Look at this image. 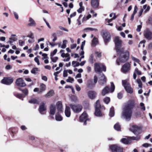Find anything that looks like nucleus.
<instances>
[{
    "instance_id": "nucleus-1",
    "label": "nucleus",
    "mask_w": 152,
    "mask_h": 152,
    "mask_svg": "<svg viewBox=\"0 0 152 152\" xmlns=\"http://www.w3.org/2000/svg\"><path fill=\"white\" fill-rule=\"evenodd\" d=\"M134 106V102L129 101L123 109L122 116L126 121H128L131 120L132 113V109Z\"/></svg>"
},
{
    "instance_id": "nucleus-2",
    "label": "nucleus",
    "mask_w": 152,
    "mask_h": 152,
    "mask_svg": "<svg viewBox=\"0 0 152 152\" xmlns=\"http://www.w3.org/2000/svg\"><path fill=\"white\" fill-rule=\"evenodd\" d=\"M117 53L119 55V58L121 62H125L128 59L129 54L128 51L124 52V50L123 51Z\"/></svg>"
},
{
    "instance_id": "nucleus-3",
    "label": "nucleus",
    "mask_w": 152,
    "mask_h": 152,
    "mask_svg": "<svg viewBox=\"0 0 152 152\" xmlns=\"http://www.w3.org/2000/svg\"><path fill=\"white\" fill-rule=\"evenodd\" d=\"M114 41L115 44V48L117 52H121L123 51L124 49L122 48V41L120 39V37H115Z\"/></svg>"
},
{
    "instance_id": "nucleus-4",
    "label": "nucleus",
    "mask_w": 152,
    "mask_h": 152,
    "mask_svg": "<svg viewBox=\"0 0 152 152\" xmlns=\"http://www.w3.org/2000/svg\"><path fill=\"white\" fill-rule=\"evenodd\" d=\"M140 135H138L136 137H130L129 138H124L122 139L121 141L123 143L126 144H128L130 143L132 140H137L140 139Z\"/></svg>"
},
{
    "instance_id": "nucleus-5",
    "label": "nucleus",
    "mask_w": 152,
    "mask_h": 152,
    "mask_svg": "<svg viewBox=\"0 0 152 152\" xmlns=\"http://www.w3.org/2000/svg\"><path fill=\"white\" fill-rule=\"evenodd\" d=\"M94 70L96 72H100L102 71H106V66L102 64L96 63L94 64Z\"/></svg>"
},
{
    "instance_id": "nucleus-6",
    "label": "nucleus",
    "mask_w": 152,
    "mask_h": 152,
    "mask_svg": "<svg viewBox=\"0 0 152 152\" xmlns=\"http://www.w3.org/2000/svg\"><path fill=\"white\" fill-rule=\"evenodd\" d=\"M69 105L71 109L75 113H78L80 112L83 109L82 106L79 104L76 105L70 104Z\"/></svg>"
},
{
    "instance_id": "nucleus-7",
    "label": "nucleus",
    "mask_w": 152,
    "mask_h": 152,
    "mask_svg": "<svg viewBox=\"0 0 152 152\" xmlns=\"http://www.w3.org/2000/svg\"><path fill=\"white\" fill-rule=\"evenodd\" d=\"M122 82L123 86L124 87L126 91L128 93H132L133 92V89L127 80H122Z\"/></svg>"
},
{
    "instance_id": "nucleus-8",
    "label": "nucleus",
    "mask_w": 152,
    "mask_h": 152,
    "mask_svg": "<svg viewBox=\"0 0 152 152\" xmlns=\"http://www.w3.org/2000/svg\"><path fill=\"white\" fill-rule=\"evenodd\" d=\"M111 88L109 89V87L107 86L102 91V95L104 96L106 94L109 93L110 91L111 92H113L115 90V86L113 83H111Z\"/></svg>"
},
{
    "instance_id": "nucleus-9",
    "label": "nucleus",
    "mask_w": 152,
    "mask_h": 152,
    "mask_svg": "<svg viewBox=\"0 0 152 152\" xmlns=\"http://www.w3.org/2000/svg\"><path fill=\"white\" fill-rule=\"evenodd\" d=\"M110 148L112 152H123V148L117 145H113L110 146Z\"/></svg>"
},
{
    "instance_id": "nucleus-10",
    "label": "nucleus",
    "mask_w": 152,
    "mask_h": 152,
    "mask_svg": "<svg viewBox=\"0 0 152 152\" xmlns=\"http://www.w3.org/2000/svg\"><path fill=\"white\" fill-rule=\"evenodd\" d=\"M97 77L96 76H95L94 77V83H93L92 80H89L87 82V87L91 89L92 88L94 87L95 84L97 82Z\"/></svg>"
},
{
    "instance_id": "nucleus-11",
    "label": "nucleus",
    "mask_w": 152,
    "mask_h": 152,
    "mask_svg": "<svg viewBox=\"0 0 152 152\" xmlns=\"http://www.w3.org/2000/svg\"><path fill=\"white\" fill-rule=\"evenodd\" d=\"M131 64L129 62L126 63L122 66L121 71L124 73H126L130 69Z\"/></svg>"
},
{
    "instance_id": "nucleus-12",
    "label": "nucleus",
    "mask_w": 152,
    "mask_h": 152,
    "mask_svg": "<svg viewBox=\"0 0 152 152\" xmlns=\"http://www.w3.org/2000/svg\"><path fill=\"white\" fill-rule=\"evenodd\" d=\"M144 36L147 39L149 40L152 39V32L148 29H146L144 31Z\"/></svg>"
},
{
    "instance_id": "nucleus-13",
    "label": "nucleus",
    "mask_w": 152,
    "mask_h": 152,
    "mask_svg": "<svg viewBox=\"0 0 152 152\" xmlns=\"http://www.w3.org/2000/svg\"><path fill=\"white\" fill-rule=\"evenodd\" d=\"M80 120L81 122L84 121V125H85L86 124V122L87 121H89V119L88 118V115L86 112H84L82 114L80 117Z\"/></svg>"
},
{
    "instance_id": "nucleus-14",
    "label": "nucleus",
    "mask_w": 152,
    "mask_h": 152,
    "mask_svg": "<svg viewBox=\"0 0 152 152\" xmlns=\"http://www.w3.org/2000/svg\"><path fill=\"white\" fill-rule=\"evenodd\" d=\"M13 79L11 77H4L1 81L2 83L7 85H10L12 83Z\"/></svg>"
},
{
    "instance_id": "nucleus-15",
    "label": "nucleus",
    "mask_w": 152,
    "mask_h": 152,
    "mask_svg": "<svg viewBox=\"0 0 152 152\" xmlns=\"http://www.w3.org/2000/svg\"><path fill=\"white\" fill-rule=\"evenodd\" d=\"M46 89V86L43 83H41L40 84V88H36L34 90V91L37 92L39 94H41Z\"/></svg>"
},
{
    "instance_id": "nucleus-16",
    "label": "nucleus",
    "mask_w": 152,
    "mask_h": 152,
    "mask_svg": "<svg viewBox=\"0 0 152 152\" xmlns=\"http://www.w3.org/2000/svg\"><path fill=\"white\" fill-rule=\"evenodd\" d=\"M46 107L45 105V104L44 102H42L40 105L39 108V111L41 114H45V111L46 110Z\"/></svg>"
},
{
    "instance_id": "nucleus-17",
    "label": "nucleus",
    "mask_w": 152,
    "mask_h": 152,
    "mask_svg": "<svg viewBox=\"0 0 152 152\" xmlns=\"http://www.w3.org/2000/svg\"><path fill=\"white\" fill-rule=\"evenodd\" d=\"M16 84L18 86L22 87H25L26 85L21 78H18L16 80Z\"/></svg>"
},
{
    "instance_id": "nucleus-18",
    "label": "nucleus",
    "mask_w": 152,
    "mask_h": 152,
    "mask_svg": "<svg viewBox=\"0 0 152 152\" xmlns=\"http://www.w3.org/2000/svg\"><path fill=\"white\" fill-rule=\"evenodd\" d=\"M111 36L110 34L107 32L104 33L103 37L105 44L107 43L110 39Z\"/></svg>"
},
{
    "instance_id": "nucleus-19",
    "label": "nucleus",
    "mask_w": 152,
    "mask_h": 152,
    "mask_svg": "<svg viewBox=\"0 0 152 152\" xmlns=\"http://www.w3.org/2000/svg\"><path fill=\"white\" fill-rule=\"evenodd\" d=\"M101 77H99V83L102 85L105 84L106 83L105 77L104 75L102 74L100 75Z\"/></svg>"
},
{
    "instance_id": "nucleus-20",
    "label": "nucleus",
    "mask_w": 152,
    "mask_h": 152,
    "mask_svg": "<svg viewBox=\"0 0 152 152\" xmlns=\"http://www.w3.org/2000/svg\"><path fill=\"white\" fill-rule=\"evenodd\" d=\"M140 127L136 125H133L132 127L130 128V130L133 132L135 134H137V132L140 130Z\"/></svg>"
},
{
    "instance_id": "nucleus-21",
    "label": "nucleus",
    "mask_w": 152,
    "mask_h": 152,
    "mask_svg": "<svg viewBox=\"0 0 152 152\" xmlns=\"http://www.w3.org/2000/svg\"><path fill=\"white\" fill-rule=\"evenodd\" d=\"M88 94L90 99H93L96 97V93L95 91H91L88 92Z\"/></svg>"
},
{
    "instance_id": "nucleus-22",
    "label": "nucleus",
    "mask_w": 152,
    "mask_h": 152,
    "mask_svg": "<svg viewBox=\"0 0 152 152\" xmlns=\"http://www.w3.org/2000/svg\"><path fill=\"white\" fill-rule=\"evenodd\" d=\"M56 106L58 112H62L63 111V106L61 102H58L56 103Z\"/></svg>"
},
{
    "instance_id": "nucleus-23",
    "label": "nucleus",
    "mask_w": 152,
    "mask_h": 152,
    "mask_svg": "<svg viewBox=\"0 0 152 152\" xmlns=\"http://www.w3.org/2000/svg\"><path fill=\"white\" fill-rule=\"evenodd\" d=\"M56 107L55 104H51L50 106V113L51 115H54L56 112Z\"/></svg>"
},
{
    "instance_id": "nucleus-24",
    "label": "nucleus",
    "mask_w": 152,
    "mask_h": 152,
    "mask_svg": "<svg viewBox=\"0 0 152 152\" xmlns=\"http://www.w3.org/2000/svg\"><path fill=\"white\" fill-rule=\"evenodd\" d=\"M65 113L66 116L67 117H69L71 115V111L69 107L66 106L65 110Z\"/></svg>"
},
{
    "instance_id": "nucleus-25",
    "label": "nucleus",
    "mask_w": 152,
    "mask_h": 152,
    "mask_svg": "<svg viewBox=\"0 0 152 152\" xmlns=\"http://www.w3.org/2000/svg\"><path fill=\"white\" fill-rule=\"evenodd\" d=\"M91 4L92 6L94 8H97L99 5V2L97 0H92Z\"/></svg>"
},
{
    "instance_id": "nucleus-26",
    "label": "nucleus",
    "mask_w": 152,
    "mask_h": 152,
    "mask_svg": "<svg viewBox=\"0 0 152 152\" xmlns=\"http://www.w3.org/2000/svg\"><path fill=\"white\" fill-rule=\"evenodd\" d=\"M100 108H97L96 106V108H95V115L96 116L98 117H100L102 116V113L100 111Z\"/></svg>"
},
{
    "instance_id": "nucleus-27",
    "label": "nucleus",
    "mask_w": 152,
    "mask_h": 152,
    "mask_svg": "<svg viewBox=\"0 0 152 152\" xmlns=\"http://www.w3.org/2000/svg\"><path fill=\"white\" fill-rule=\"evenodd\" d=\"M16 36L15 34H12L11 37L10 38L9 40L8 41V42L11 45H12L13 42L16 41L17 39V38L15 37Z\"/></svg>"
},
{
    "instance_id": "nucleus-28",
    "label": "nucleus",
    "mask_w": 152,
    "mask_h": 152,
    "mask_svg": "<svg viewBox=\"0 0 152 152\" xmlns=\"http://www.w3.org/2000/svg\"><path fill=\"white\" fill-rule=\"evenodd\" d=\"M29 21L30 23L28 24V26H36V24L34 20L31 18H29Z\"/></svg>"
},
{
    "instance_id": "nucleus-29",
    "label": "nucleus",
    "mask_w": 152,
    "mask_h": 152,
    "mask_svg": "<svg viewBox=\"0 0 152 152\" xmlns=\"http://www.w3.org/2000/svg\"><path fill=\"white\" fill-rule=\"evenodd\" d=\"M55 119L57 121H61L62 120V117L58 113L56 114Z\"/></svg>"
},
{
    "instance_id": "nucleus-30",
    "label": "nucleus",
    "mask_w": 152,
    "mask_h": 152,
    "mask_svg": "<svg viewBox=\"0 0 152 152\" xmlns=\"http://www.w3.org/2000/svg\"><path fill=\"white\" fill-rule=\"evenodd\" d=\"M18 89L20 91H22V92L24 94V96H25L28 95V90L26 88H25L23 90H22L21 88H19Z\"/></svg>"
},
{
    "instance_id": "nucleus-31",
    "label": "nucleus",
    "mask_w": 152,
    "mask_h": 152,
    "mask_svg": "<svg viewBox=\"0 0 152 152\" xmlns=\"http://www.w3.org/2000/svg\"><path fill=\"white\" fill-rule=\"evenodd\" d=\"M54 94V91L51 90L45 95V96L47 97H49L52 96Z\"/></svg>"
},
{
    "instance_id": "nucleus-32",
    "label": "nucleus",
    "mask_w": 152,
    "mask_h": 152,
    "mask_svg": "<svg viewBox=\"0 0 152 152\" xmlns=\"http://www.w3.org/2000/svg\"><path fill=\"white\" fill-rule=\"evenodd\" d=\"M143 10H145L144 11V12L145 13H146L147 12H148L150 10V7L149 6H147V5H144L143 7Z\"/></svg>"
},
{
    "instance_id": "nucleus-33",
    "label": "nucleus",
    "mask_w": 152,
    "mask_h": 152,
    "mask_svg": "<svg viewBox=\"0 0 152 152\" xmlns=\"http://www.w3.org/2000/svg\"><path fill=\"white\" fill-rule=\"evenodd\" d=\"M115 112L114 110V107H111L109 115L111 117L113 116L114 115Z\"/></svg>"
},
{
    "instance_id": "nucleus-34",
    "label": "nucleus",
    "mask_w": 152,
    "mask_h": 152,
    "mask_svg": "<svg viewBox=\"0 0 152 152\" xmlns=\"http://www.w3.org/2000/svg\"><path fill=\"white\" fill-rule=\"evenodd\" d=\"M98 43V39L94 37L92 41V45L93 46H96Z\"/></svg>"
},
{
    "instance_id": "nucleus-35",
    "label": "nucleus",
    "mask_w": 152,
    "mask_h": 152,
    "mask_svg": "<svg viewBox=\"0 0 152 152\" xmlns=\"http://www.w3.org/2000/svg\"><path fill=\"white\" fill-rule=\"evenodd\" d=\"M28 102L30 103L38 104L39 102L37 100L35 99H32L29 100Z\"/></svg>"
},
{
    "instance_id": "nucleus-36",
    "label": "nucleus",
    "mask_w": 152,
    "mask_h": 152,
    "mask_svg": "<svg viewBox=\"0 0 152 152\" xmlns=\"http://www.w3.org/2000/svg\"><path fill=\"white\" fill-rule=\"evenodd\" d=\"M50 59H51L52 61L50 62V63L52 64H53L52 63V62L55 63L57 61L58 59V58L57 57H54L53 56L50 57Z\"/></svg>"
},
{
    "instance_id": "nucleus-37",
    "label": "nucleus",
    "mask_w": 152,
    "mask_h": 152,
    "mask_svg": "<svg viewBox=\"0 0 152 152\" xmlns=\"http://www.w3.org/2000/svg\"><path fill=\"white\" fill-rule=\"evenodd\" d=\"M114 128L115 130L118 131L120 130L121 129L120 126L118 123L114 125Z\"/></svg>"
},
{
    "instance_id": "nucleus-38",
    "label": "nucleus",
    "mask_w": 152,
    "mask_h": 152,
    "mask_svg": "<svg viewBox=\"0 0 152 152\" xmlns=\"http://www.w3.org/2000/svg\"><path fill=\"white\" fill-rule=\"evenodd\" d=\"M94 106L95 108H96V106L97 107V108H101V105L100 104L99 101V100H97L95 104H94Z\"/></svg>"
},
{
    "instance_id": "nucleus-39",
    "label": "nucleus",
    "mask_w": 152,
    "mask_h": 152,
    "mask_svg": "<svg viewBox=\"0 0 152 152\" xmlns=\"http://www.w3.org/2000/svg\"><path fill=\"white\" fill-rule=\"evenodd\" d=\"M72 65L74 67L78 66L80 65V63L79 62H76L75 61H73L72 63Z\"/></svg>"
},
{
    "instance_id": "nucleus-40",
    "label": "nucleus",
    "mask_w": 152,
    "mask_h": 152,
    "mask_svg": "<svg viewBox=\"0 0 152 152\" xmlns=\"http://www.w3.org/2000/svg\"><path fill=\"white\" fill-rule=\"evenodd\" d=\"M116 17H117L115 15V14H114V16L113 18H112L111 19H106L105 21L108 23H110V22H111L113 20H114L116 18Z\"/></svg>"
},
{
    "instance_id": "nucleus-41",
    "label": "nucleus",
    "mask_w": 152,
    "mask_h": 152,
    "mask_svg": "<svg viewBox=\"0 0 152 152\" xmlns=\"http://www.w3.org/2000/svg\"><path fill=\"white\" fill-rule=\"evenodd\" d=\"M67 42V41L66 40H64L63 41V44L61 45V48H62L64 49L66 47V44Z\"/></svg>"
},
{
    "instance_id": "nucleus-42",
    "label": "nucleus",
    "mask_w": 152,
    "mask_h": 152,
    "mask_svg": "<svg viewBox=\"0 0 152 152\" xmlns=\"http://www.w3.org/2000/svg\"><path fill=\"white\" fill-rule=\"evenodd\" d=\"M134 73H135V74H137L139 75H140L141 74V72L138 69L136 68L134 70Z\"/></svg>"
},
{
    "instance_id": "nucleus-43",
    "label": "nucleus",
    "mask_w": 152,
    "mask_h": 152,
    "mask_svg": "<svg viewBox=\"0 0 152 152\" xmlns=\"http://www.w3.org/2000/svg\"><path fill=\"white\" fill-rule=\"evenodd\" d=\"M38 71V69L37 68H34L31 71V72L33 74H35L36 72Z\"/></svg>"
},
{
    "instance_id": "nucleus-44",
    "label": "nucleus",
    "mask_w": 152,
    "mask_h": 152,
    "mask_svg": "<svg viewBox=\"0 0 152 152\" xmlns=\"http://www.w3.org/2000/svg\"><path fill=\"white\" fill-rule=\"evenodd\" d=\"M110 101V98L107 97H106L104 99V102L106 104H108Z\"/></svg>"
},
{
    "instance_id": "nucleus-45",
    "label": "nucleus",
    "mask_w": 152,
    "mask_h": 152,
    "mask_svg": "<svg viewBox=\"0 0 152 152\" xmlns=\"http://www.w3.org/2000/svg\"><path fill=\"white\" fill-rule=\"evenodd\" d=\"M14 95L16 97L20 99L23 97V96L22 94H15Z\"/></svg>"
},
{
    "instance_id": "nucleus-46",
    "label": "nucleus",
    "mask_w": 152,
    "mask_h": 152,
    "mask_svg": "<svg viewBox=\"0 0 152 152\" xmlns=\"http://www.w3.org/2000/svg\"><path fill=\"white\" fill-rule=\"evenodd\" d=\"M66 81L67 82L72 83L74 81V79L71 77H69L66 80Z\"/></svg>"
},
{
    "instance_id": "nucleus-47",
    "label": "nucleus",
    "mask_w": 152,
    "mask_h": 152,
    "mask_svg": "<svg viewBox=\"0 0 152 152\" xmlns=\"http://www.w3.org/2000/svg\"><path fill=\"white\" fill-rule=\"evenodd\" d=\"M57 51V49H55L53 52H52L50 53V57L53 56L55 55L56 54Z\"/></svg>"
},
{
    "instance_id": "nucleus-48",
    "label": "nucleus",
    "mask_w": 152,
    "mask_h": 152,
    "mask_svg": "<svg viewBox=\"0 0 152 152\" xmlns=\"http://www.w3.org/2000/svg\"><path fill=\"white\" fill-rule=\"evenodd\" d=\"M132 59L134 61L136 62L137 63H139L140 61L137 58L133 57V56H132Z\"/></svg>"
},
{
    "instance_id": "nucleus-49",
    "label": "nucleus",
    "mask_w": 152,
    "mask_h": 152,
    "mask_svg": "<svg viewBox=\"0 0 152 152\" xmlns=\"http://www.w3.org/2000/svg\"><path fill=\"white\" fill-rule=\"evenodd\" d=\"M140 105L141 107V109L143 111H145V108L144 103H140Z\"/></svg>"
},
{
    "instance_id": "nucleus-50",
    "label": "nucleus",
    "mask_w": 152,
    "mask_h": 152,
    "mask_svg": "<svg viewBox=\"0 0 152 152\" xmlns=\"http://www.w3.org/2000/svg\"><path fill=\"white\" fill-rule=\"evenodd\" d=\"M13 13L14 14L15 18L17 20L18 19L19 16L18 14L15 11H13Z\"/></svg>"
},
{
    "instance_id": "nucleus-51",
    "label": "nucleus",
    "mask_w": 152,
    "mask_h": 152,
    "mask_svg": "<svg viewBox=\"0 0 152 152\" xmlns=\"http://www.w3.org/2000/svg\"><path fill=\"white\" fill-rule=\"evenodd\" d=\"M84 10V7H80L77 10V12L79 13H81Z\"/></svg>"
},
{
    "instance_id": "nucleus-52",
    "label": "nucleus",
    "mask_w": 152,
    "mask_h": 152,
    "mask_svg": "<svg viewBox=\"0 0 152 152\" xmlns=\"http://www.w3.org/2000/svg\"><path fill=\"white\" fill-rule=\"evenodd\" d=\"M27 37L30 38L31 39L34 38L33 34L31 32H30L28 35L27 36Z\"/></svg>"
},
{
    "instance_id": "nucleus-53",
    "label": "nucleus",
    "mask_w": 152,
    "mask_h": 152,
    "mask_svg": "<svg viewBox=\"0 0 152 152\" xmlns=\"http://www.w3.org/2000/svg\"><path fill=\"white\" fill-rule=\"evenodd\" d=\"M82 15H80L79 16L78 19L77 20V21L78 23V25H80L81 24V21L80 20V18L82 17Z\"/></svg>"
},
{
    "instance_id": "nucleus-54",
    "label": "nucleus",
    "mask_w": 152,
    "mask_h": 152,
    "mask_svg": "<svg viewBox=\"0 0 152 152\" xmlns=\"http://www.w3.org/2000/svg\"><path fill=\"white\" fill-rule=\"evenodd\" d=\"M86 41L85 40H84L83 41L82 43L81 46V49L82 50H83L84 46L85 45V44Z\"/></svg>"
},
{
    "instance_id": "nucleus-55",
    "label": "nucleus",
    "mask_w": 152,
    "mask_h": 152,
    "mask_svg": "<svg viewBox=\"0 0 152 152\" xmlns=\"http://www.w3.org/2000/svg\"><path fill=\"white\" fill-rule=\"evenodd\" d=\"M68 70H65L63 71V76L64 77H66L67 76Z\"/></svg>"
},
{
    "instance_id": "nucleus-56",
    "label": "nucleus",
    "mask_w": 152,
    "mask_h": 152,
    "mask_svg": "<svg viewBox=\"0 0 152 152\" xmlns=\"http://www.w3.org/2000/svg\"><path fill=\"white\" fill-rule=\"evenodd\" d=\"M142 146L144 147L147 148L148 147L151 146V145L150 144H149L148 143H145L142 145Z\"/></svg>"
},
{
    "instance_id": "nucleus-57",
    "label": "nucleus",
    "mask_w": 152,
    "mask_h": 152,
    "mask_svg": "<svg viewBox=\"0 0 152 152\" xmlns=\"http://www.w3.org/2000/svg\"><path fill=\"white\" fill-rule=\"evenodd\" d=\"M19 45L20 46H23V44L25 43V42L24 41H23L22 40H19Z\"/></svg>"
},
{
    "instance_id": "nucleus-58",
    "label": "nucleus",
    "mask_w": 152,
    "mask_h": 152,
    "mask_svg": "<svg viewBox=\"0 0 152 152\" xmlns=\"http://www.w3.org/2000/svg\"><path fill=\"white\" fill-rule=\"evenodd\" d=\"M86 29L89 30L91 31H97V30L96 29L93 28H86Z\"/></svg>"
},
{
    "instance_id": "nucleus-59",
    "label": "nucleus",
    "mask_w": 152,
    "mask_h": 152,
    "mask_svg": "<svg viewBox=\"0 0 152 152\" xmlns=\"http://www.w3.org/2000/svg\"><path fill=\"white\" fill-rule=\"evenodd\" d=\"M59 28L61 30H64V31H66V32H68V30L67 29H66V28H64L62 26H59Z\"/></svg>"
},
{
    "instance_id": "nucleus-60",
    "label": "nucleus",
    "mask_w": 152,
    "mask_h": 152,
    "mask_svg": "<svg viewBox=\"0 0 152 152\" xmlns=\"http://www.w3.org/2000/svg\"><path fill=\"white\" fill-rule=\"evenodd\" d=\"M34 60L35 62L37 63L38 65H39L40 64V63L39 61V60L37 57H36L35 58Z\"/></svg>"
},
{
    "instance_id": "nucleus-61",
    "label": "nucleus",
    "mask_w": 152,
    "mask_h": 152,
    "mask_svg": "<svg viewBox=\"0 0 152 152\" xmlns=\"http://www.w3.org/2000/svg\"><path fill=\"white\" fill-rule=\"evenodd\" d=\"M47 54L46 53H43L42 54V56L43 57V58H42V59H46L48 58V56H47Z\"/></svg>"
},
{
    "instance_id": "nucleus-62",
    "label": "nucleus",
    "mask_w": 152,
    "mask_h": 152,
    "mask_svg": "<svg viewBox=\"0 0 152 152\" xmlns=\"http://www.w3.org/2000/svg\"><path fill=\"white\" fill-rule=\"evenodd\" d=\"M142 27V26L141 25H139L137 26V28L136 30L138 32H140L141 30V29Z\"/></svg>"
},
{
    "instance_id": "nucleus-63",
    "label": "nucleus",
    "mask_w": 152,
    "mask_h": 152,
    "mask_svg": "<svg viewBox=\"0 0 152 152\" xmlns=\"http://www.w3.org/2000/svg\"><path fill=\"white\" fill-rule=\"evenodd\" d=\"M123 97V95L122 94L119 93L118 94V97L119 99H121Z\"/></svg>"
},
{
    "instance_id": "nucleus-64",
    "label": "nucleus",
    "mask_w": 152,
    "mask_h": 152,
    "mask_svg": "<svg viewBox=\"0 0 152 152\" xmlns=\"http://www.w3.org/2000/svg\"><path fill=\"white\" fill-rule=\"evenodd\" d=\"M72 100L75 102H76L77 100V98L74 96L72 97Z\"/></svg>"
}]
</instances>
